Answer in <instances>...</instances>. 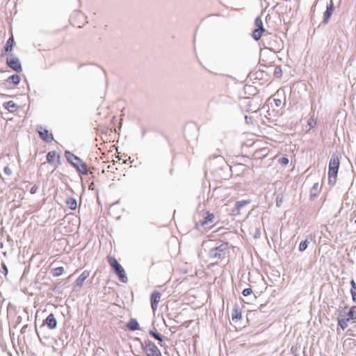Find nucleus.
I'll use <instances>...</instances> for the list:
<instances>
[{"mask_svg": "<svg viewBox=\"0 0 356 356\" xmlns=\"http://www.w3.org/2000/svg\"><path fill=\"white\" fill-rule=\"evenodd\" d=\"M308 124L311 127H313L315 124H316V121L314 120V118H310L308 121Z\"/></svg>", "mask_w": 356, "mask_h": 356, "instance_id": "obj_31", "label": "nucleus"}, {"mask_svg": "<svg viewBox=\"0 0 356 356\" xmlns=\"http://www.w3.org/2000/svg\"><path fill=\"white\" fill-rule=\"evenodd\" d=\"M3 106L6 109H7L9 112L13 113L15 112L17 109V106L13 101H8L3 104Z\"/></svg>", "mask_w": 356, "mask_h": 356, "instance_id": "obj_20", "label": "nucleus"}, {"mask_svg": "<svg viewBox=\"0 0 356 356\" xmlns=\"http://www.w3.org/2000/svg\"><path fill=\"white\" fill-rule=\"evenodd\" d=\"M89 270H84L82 273L79 276V277L75 280L74 283V286L76 288H81L83 286L84 282L90 276Z\"/></svg>", "mask_w": 356, "mask_h": 356, "instance_id": "obj_12", "label": "nucleus"}, {"mask_svg": "<svg viewBox=\"0 0 356 356\" xmlns=\"http://www.w3.org/2000/svg\"><path fill=\"white\" fill-rule=\"evenodd\" d=\"M44 323L50 330H54L57 326L56 319L53 314H50L45 319Z\"/></svg>", "mask_w": 356, "mask_h": 356, "instance_id": "obj_16", "label": "nucleus"}, {"mask_svg": "<svg viewBox=\"0 0 356 356\" xmlns=\"http://www.w3.org/2000/svg\"><path fill=\"white\" fill-rule=\"evenodd\" d=\"M350 284H351V289H350V290H354V291H355V289H356V283H355V280H352L350 281Z\"/></svg>", "mask_w": 356, "mask_h": 356, "instance_id": "obj_33", "label": "nucleus"}, {"mask_svg": "<svg viewBox=\"0 0 356 356\" xmlns=\"http://www.w3.org/2000/svg\"><path fill=\"white\" fill-rule=\"evenodd\" d=\"M15 44L14 37L13 34L11 35L10 38L7 40L5 46H4V51L7 52H11L13 50V45Z\"/></svg>", "mask_w": 356, "mask_h": 356, "instance_id": "obj_19", "label": "nucleus"}, {"mask_svg": "<svg viewBox=\"0 0 356 356\" xmlns=\"http://www.w3.org/2000/svg\"><path fill=\"white\" fill-rule=\"evenodd\" d=\"M289 159L286 157V156H283L280 159H279L278 160V163L282 165V166H286L289 164Z\"/></svg>", "mask_w": 356, "mask_h": 356, "instance_id": "obj_25", "label": "nucleus"}, {"mask_svg": "<svg viewBox=\"0 0 356 356\" xmlns=\"http://www.w3.org/2000/svg\"><path fill=\"white\" fill-rule=\"evenodd\" d=\"M340 165V161L339 158L337 155L333 154L331 156V159L330 160L329 163V169H328V180L329 184H334L337 178V173L339 170Z\"/></svg>", "mask_w": 356, "mask_h": 356, "instance_id": "obj_4", "label": "nucleus"}, {"mask_svg": "<svg viewBox=\"0 0 356 356\" xmlns=\"http://www.w3.org/2000/svg\"><path fill=\"white\" fill-rule=\"evenodd\" d=\"M38 132L40 135V137L42 140L45 141L46 143H51L54 140L53 134L49 131V130L46 129L42 127H38Z\"/></svg>", "mask_w": 356, "mask_h": 356, "instance_id": "obj_9", "label": "nucleus"}, {"mask_svg": "<svg viewBox=\"0 0 356 356\" xmlns=\"http://www.w3.org/2000/svg\"><path fill=\"white\" fill-rule=\"evenodd\" d=\"M104 166H102L101 173L97 172V175L101 177L103 181H115L118 179L116 171L118 168L115 163L112 162L110 164H106L105 162H102Z\"/></svg>", "mask_w": 356, "mask_h": 356, "instance_id": "obj_1", "label": "nucleus"}, {"mask_svg": "<svg viewBox=\"0 0 356 356\" xmlns=\"http://www.w3.org/2000/svg\"><path fill=\"white\" fill-rule=\"evenodd\" d=\"M252 293V291L250 288L245 289H243V291L242 292V293L244 296H248L250 295Z\"/></svg>", "mask_w": 356, "mask_h": 356, "instance_id": "obj_28", "label": "nucleus"}, {"mask_svg": "<svg viewBox=\"0 0 356 356\" xmlns=\"http://www.w3.org/2000/svg\"><path fill=\"white\" fill-rule=\"evenodd\" d=\"M8 80H11L15 85H17L20 82V77L17 74H13L8 77Z\"/></svg>", "mask_w": 356, "mask_h": 356, "instance_id": "obj_23", "label": "nucleus"}, {"mask_svg": "<svg viewBox=\"0 0 356 356\" xmlns=\"http://www.w3.org/2000/svg\"><path fill=\"white\" fill-rule=\"evenodd\" d=\"M161 299V293L158 291H154L150 295V302L151 307L152 309L153 312L154 313L159 306V303Z\"/></svg>", "mask_w": 356, "mask_h": 356, "instance_id": "obj_8", "label": "nucleus"}, {"mask_svg": "<svg viewBox=\"0 0 356 356\" xmlns=\"http://www.w3.org/2000/svg\"><path fill=\"white\" fill-rule=\"evenodd\" d=\"M275 74L277 77H280L282 75V70H281L280 67H275Z\"/></svg>", "mask_w": 356, "mask_h": 356, "instance_id": "obj_30", "label": "nucleus"}, {"mask_svg": "<svg viewBox=\"0 0 356 356\" xmlns=\"http://www.w3.org/2000/svg\"><path fill=\"white\" fill-rule=\"evenodd\" d=\"M308 246V241L307 240L301 241L299 245V250L302 252L307 249Z\"/></svg>", "mask_w": 356, "mask_h": 356, "instance_id": "obj_26", "label": "nucleus"}, {"mask_svg": "<svg viewBox=\"0 0 356 356\" xmlns=\"http://www.w3.org/2000/svg\"><path fill=\"white\" fill-rule=\"evenodd\" d=\"M149 334L151 336H152L155 339L159 341H162V337H161V335L157 333L156 332H154V331H150L149 332Z\"/></svg>", "mask_w": 356, "mask_h": 356, "instance_id": "obj_27", "label": "nucleus"}, {"mask_svg": "<svg viewBox=\"0 0 356 356\" xmlns=\"http://www.w3.org/2000/svg\"><path fill=\"white\" fill-rule=\"evenodd\" d=\"M66 205L72 210L76 209L77 207V202L75 198L72 197H69L66 199L65 201Z\"/></svg>", "mask_w": 356, "mask_h": 356, "instance_id": "obj_21", "label": "nucleus"}, {"mask_svg": "<svg viewBox=\"0 0 356 356\" xmlns=\"http://www.w3.org/2000/svg\"><path fill=\"white\" fill-rule=\"evenodd\" d=\"M242 317V314L240 308L235 306L232 312V318L234 321H239Z\"/></svg>", "mask_w": 356, "mask_h": 356, "instance_id": "obj_17", "label": "nucleus"}, {"mask_svg": "<svg viewBox=\"0 0 356 356\" xmlns=\"http://www.w3.org/2000/svg\"><path fill=\"white\" fill-rule=\"evenodd\" d=\"M249 203V201L248 200H242V201H238L235 204V207L236 209L239 211L240 209L245 206L246 204H248Z\"/></svg>", "mask_w": 356, "mask_h": 356, "instance_id": "obj_24", "label": "nucleus"}, {"mask_svg": "<svg viewBox=\"0 0 356 356\" xmlns=\"http://www.w3.org/2000/svg\"><path fill=\"white\" fill-rule=\"evenodd\" d=\"M6 63L10 68L17 72L22 71L21 63L17 58H8L6 59Z\"/></svg>", "mask_w": 356, "mask_h": 356, "instance_id": "obj_11", "label": "nucleus"}, {"mask_svg": "<svg viewBox=\"0 0 356 356\" xmlns=\"http://www.w3.org/2000/svg\"><path fill=\"white\" fill-rule=\"evenodd\" d=\"M269 153L270 149L268 147H264L257 149L254 153V156L255 159H263L266 157Z\"/></svg>", "mask_w": 356, "mask_h": 356, "instance_id": "obj_13", "label": "nucleus"}, {"mask_svg": "<svg viewBox=\"0 0 356 356\" xmlns=\"http://www.w3.org/2000/svg\"><path fill=\"white\" fill-rule=\"evenodd\" d=\"M350 321H356V306L351 307L347 313L341 312L337 318L338 325L343 330L348 327Z\"/></svg>", "mask_w": 356, "mask_h": 356, "instance_id": "obj_3", "label": "nucleus"}, {"mask_svg": "<svg viewBox=\"0 0 356 356\" xmlns=\"http://www.w3.org/2000/svg\"><path fill=\"white\" fill-rule=\"evenodd\" d=\"M109 264L113 268L116 274L118 275L120 280L124 283L127 282V277L126 276L125 271L121 265L118 263L117 259L113 257H108Z\"/></svg>", "mask_w": 356, "mask_h": 356, "instance_id": "obj_5", "label": "nucleus"}, {"mask_svg": "<svg viewBox=\"0 0 356 356\" xmlns=\"http://www.w3.org/2000/svg\"><path fill=\"white\" fill-rule=\"evenodd\" d=\"M127 327H128L129 330H130L131 331H136V330H140L139 324H138V321L134 318H131L129 321V322L127 323Z\"/></svg>", "mask_w": 356, "mask_h": 356, "instance_id": "obj_18", "label": "nucleus"}, {"mask_svg": "<svg viewBox=\"0 0 356 356\" xmlns=\"http://www.w3.org/2000/svg\"><path fill=\"white\" fill-rule=\"evenodd\" d=\"M37 190H38V188H37L36 186H33V187L31 188L30 192H31V194H34V193H36Z\"/></svg>", "mask_w": 356, "mask_h": 356, "instance_id": "obj_34", "label": "nucleus"}, {"mask_svg": "<svg viewBox=\"0 0 356 356\" xmlns=\"http://www.w3.org/2000/svg\"><path fill=\"white\" fill-rule=\"evenodd\" d=\"M3 171L7 175H11L13 174V171L9 166H6L3 169Z\"/></svg>", "mask_w": 356, "mask_h": 356, "instance_id": "obj_29", "label": "nucleus"}, {"mask_svg": "<svg viewBox=\"0 0 356 356\" xmlns=\"http://www.w3.org/2000/svg\"><path fill=\"white\" fill-rule=\"evenodd\" d=\"M213 220L214 215L209 213V211H206L204 213V219L197 222L195 224V227L199 229L200 227H204L206 225L211 224L213 222Z\"/></svg>", "mask_w": 356, "mask_h": 356, "instance_id": "obj_10", "label": "nucleus"}, {"mask_svg": "<svg viewBox=\"0 0 356 356\" xmlns=\"http://www.w3.org/2000/svg\"><path fill=\"white\" fill-rule=\"evenodd\" d=\"M3 270H6V273H7L8 270H7L6 266L5 264H3Z\"/></svg>", "mask_w": 356, "mask_h": 356, "instance_id": "obj_35", "label": "nucleus"}, {"mask_svg": "<svg viewBox=\"0 0 356 356\" xmlns=\"http://www.w3.org/2000/svg\"><path fill=\"white\" fill-rule=\"evenodd\" d=\"M144 350L147 356H162L158 347L152 341H145Z\"/></svg>", "mask_w": 356, "mask_h": 356, "instance_id": "obj_6", "label": "nucleus"}, {"mask_svg": "<svg viewBox=\"0 0 356 356\" xmlns=\"http://www.w3.org/2000/svg\"><path fill=\"white\" fill-rule=\"evenodd\" d=\"M350 293L352 295L353 302H356V291L354 290H350Z\"/></svg>", "mask_w": 356, "mask_h": 356, "instance_id": "obj_32", "label": "nucleus"}, {"mask_svg": "<svg viewBox=\"0 0 356 356\" xmlns=\"http://www.w3.org/2000/svg\"><path fill=\"white\" fill-rule=\"evenodd\" d=\"M59 155L55 151L48 152L47 155V160L49 164L56 165L59 161Z\"/></svg>", "mask_w": 356, "mask_h": 356, "instance_id": "obj_15", "label": "nucleus"}, {"mask_svg": "<svg viewBox=\"0 0 356 356\" xmlns=\"http://www.w3.org/2000/svg\"><path fill=\"white\" fill-rule=\"evenodd\" d=\"M334 11V3L331 1L330 3L327 6L326 10L323 15V23L327 24L332 15Z\"/></svg>", "mask_w": 356, "mask_h": 356, "instance_id": "obj_14", "label": "nucleus"}, {"mask_svg": "<svg viewBox=\"0 0 356 356\" xmlns=\"http://www.w3.org/2000/svg\"><path fill=\"white\" fill-rule=\"evenodd\" d=\"M64 272V268L62 266L55 268L52 271V275L54 277H58L61 275Z\"/></svg>", "mask_w": 356, "mask_h": 356, "instance_id": "obj_22", "label": "nucleus"}, {"mask_svg": "<svg viewBox=\"0 0 356 356\" xmlns=\"http://www.w3.org/2000/svg\"><path fill=\"white\" fill-rule=\"evenodd\" d=\"M355 222L356 223V219H355Z\"/></svg>", "mask_w": 356, "mask_h": 356, "instance_id": "obj_36", "label": "nucleus"}, {"mask_svg": "<svg viewBox=\"0 0 356 356\" xmlns=\"http://www.w3.org/2000/svg\"><path fill=\"white\" fill-rule=\"evenodd\" d=\"M254 24L257 26V29L253 31L252 35L255 40H259L265 31L261 19L260 17H257L254 20Z\"/></svg>", "mask_w": 356, "mask_h": 356, "instance_id": "obj_7", "label": "nucleus"}, {"mask_svg": "<svg viewBox=\"0 0 356 356\" xmlns=\"http://www.w3.org/2000/svg\"><path fill=\"white\" fill-rule=\"evenodd\" d=\"M67 159L80 174L86 175L90 173L92 175V177H95L93 174L97 170L96 168H92V170H90L87 164L74 154H72Z\"/></svg>", "mask_w": 356, "mask_h": 356, "instance_id": "obj_2", "label": "nucleus"}]
</instances>
